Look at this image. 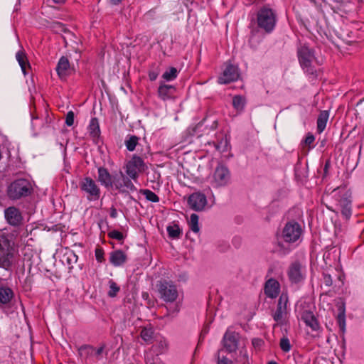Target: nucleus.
I'll return each mask as SVG.
<instances>
[{"label": "nucleus", "mask_w": 364, "mask_h": 364, "mask_svg": "<svg viewBox=\"0 0 364 364\" xmlns=\"http://www.w3.org/2000/svg\"><path fill=\"white\" fill-rule=\"evenodd\" d=\"M314 310L315 307L312 303L300 300L296 306L295 312L299 321L304 322L311 331L318 332L320 325L314 315Z\"/></svg>", "instance_id": "1"}, {"label": "nucleus", "mask_w": 364, "mask_h": 364, "mask_svg": "<svg viewBox=\"0 0 364 364\" xmlns=\"http://www.w3.org/2000/svg\"><path fill=\"white\" fill-rule=\"evenodd\" d=\"M210 186L215 190H222L232 184V178L230 170L224 164H219L207 178Z\"/></svg>", "instance_id": "2"}, {"label": "nucleus", "mask_w": 364, "mask_h": 364, "mask_svg": "<svg viewBox=\"0 0 364 364\" xmlns=\"http://www.w3.org/2000/svg\"><path fill=\"white\" fill-rule=\"evenodd\" d=\"M303 230L301 225L294 220L286 223L282 229L279 246H282V242H285L288 246L297 243L301 237Z\"/></svg>", "instance_id": "3"}, {"label": "nucleus", "mask_w": 364, "mask_h": 364, "mask_svg": "<svg viewBox=\"0 0 364 364\" xmlns=\"http://www.w3.org/2000/svg\"><path fill=\"white\" fill-rule=\"evenodd\" d=\"M257 22L260 28L270 33L276 25V14L272 9L264 6L257 12Z\"/></svg>", "instance_id": "4"}, {"label": "nucleus", "mask_w": 364, "mask_h": 364, "mask_svg": "<svg viewBox=\"0 0 364 364\" xmlns=\"http://www.w3.org/2000/svg\"><path fill=\"white\" fill-rule=\"evenodd\" d=\"M14 248L11 242L0 233V267L8 268L12 263Z\"/></svg>", "instance_id": "5"}, {"label": "nucleus", "mask_w": 364, "mask_h": 364, "mask_svg": "<svg viewBox=\"0 0 364 364\" xmlns=\"http://www.w3.org/2000/svg\"><path fill=\"white\" fill-rule=\"evenodd\" d=\"M146 168V165L143 159L136 155H134L124 165L127 176L134 181H137L139 173L144 172Z\"/></svg>", "instance_id": "6"}, {"label": "nucleus", "mask_w": 364, "mask_h": 364, "mask_svg": "<svg viewBox=\"0 0 364 364\" xmlns=\"http://www.w3.org/2000/svg\"><path fill=\"white\" fill-rule=\"evenodd\" d=\"M298 58L302 69L309 73H313L312 64L315 60L313 50L306 45L301 46L298 48Z\"/></svg>", "instance_id": "7"}, {"label": "nucleus", "mask_w": 364, "mask_h": 364, "mask_svg": "<svg viewBox=\"0 0 364 364\" xmlns=\"http://www.w3.org/2000/svg\"><path fill=\"white\" fill-rule=\"evenodd\" d=\"M31 184L26 179H18L9 186L8 194L13 199L28 196L30 193Z\"/></svg>", "instance_id": "8"}, {"label": "nucleus", "mask_w": 364, "mask_h": 364, "mask_svg": "<svg viewBox=\"0 0 364 364\" xmlns=\"http://www.w3.org/2000/svg\"><path fill=\"white\" fill-rule=\"evenodd\" d=\"M81 191L90 201H95L100 197V189L96 182L89 177L85 178L80 183Z\"/></svg>", "instance_id": "9"}, {"label": "nucleus", "mask_w": 364, "mask_h": 364, "mask_svg": "<svg viewBox=\"0 0 364 364\" xmlns=\"http://www.w3.org/2000/svg\"><path fill=\"white\" fill-rule=\"evenodd\" d=\"M288 301L287 294L282 293L279 296L277 309L272 315L274 320L278 325H284L287 321L289 314L287 310Z\"/></svg>", "instance_id": "10"}, {"label": "nucleus", "mask_w": 364, "mask_h": 364, "mask_svg": "<svg viewBox=\"0 0 364 364\" xmlns=\"http://www.w3.org/2000/svg\"><path fill=\"white\" fill-rule=\"evenodd\" d=\"M306 269L299 262H292L288 269L287 274L292 283H300L306 277Z\"/></svg>", "instance_id": "11"}, {"label": "nucleus", "mask_w": 364, "mask_h": 364, "mask_svg": "<svg viewBox=\"0 0 364 364\" xmlns=\"http://www.w3.org/2000/svg\"><path fill=\"white\" fill-rule=\"evenodd\" d=\"M239 77L240 74L237 67L230 63H225L223 73L218 79V82L220 84H228L237 80Z\"/></svg>", "instance_id": "12"}, {"label": "nucleus", "mask_w": 364, "mask_h": 364, "mask_svg": "<svg viewBox=\"0 0 364 364\" xmlns=\"http://www.w3.org/2000/svg\"><path fill=\"white\" fill-rule=\"evenodd\" d=\"M240 345V335L231 329H228L223 338V346L225 350L230 353H234Z\"/></svg>", "instance_id": "13"}, {"label": "nucleus", "mask_w": 364, "mask_h": 364, "mask_svg": "<svg viewBox=\"0 0 364 364\" xmlns=\"http://www.w3.org/2000/svg\"><path fill=\"white\" fill-rule=\"evenodd\" d=\"M190 208L196 211H203L208 206V200L205 193L197 191L191 194L188 198Z\"/></svg>", "instance_id": "14"}, {"label": "nucleus", "mask_w": 364, "mask_h": 364, "mask_svg": "<svg viewBox=\"0 0 364 364\" xmlns=\"http://www.w3.org/2000/svg\"><path fill=\"white\" fill-rule=\"evenodd\" d=\"M159 294L165 301L173 302L178 296L176 287L172 283L164 282L160 284Z\"/></svg>", "instance_id": "15"}, {"label": "nucleus", "mask_w": 364, "mask_h": 364, "mask_svg": "<svg viewBox=\"0 0 364 364\" xmlns=\"http://www.w3.org/2000/svg\"><path fill=\"white\" fill-rule=\"evenodd\" d=\"M120 176L121 178H119L117 176L114 178V184L113 188L121 192L136 191V188L131 181L132 178L128 176H124L122 172H120Z\"/></svg>", "instance_id": "16"}, {"label": "nucleus", "mask_w": 364, "mask_h": 364, "mask_svg": "<svg viewBox=\"0 0 364 364\" xmlns=\"http://www.w3.org/2000/svg\"><path fill=\"white\" fill-rule=\"evenodd\" d=\"M98 181L106 188H113L114 184V178L117 176H112L107 168L100 167L97 170Z\"/></svg>", "instance_id": "17"}, {"label": "nucleus", "mask_w": 364, "mask_h": 364, "mask_svg": "<svg viewBox=\"0 0 364 364\" xmlns=\"http://www.w3.org/2000/svg\"><path fill=\"white\" fill-rule=\"evenodd\" d=\"M279 291L280 284L277 280L270 279L266 282L264 293L267 297L271 299L276 298L279 295Z\"/></svg>", "instance_id": "18"}, {"label": "nucleus", "mask_w": 364, "mask_h": 364, "mask_svg": "<svg viewBox=\"0 0 364 364\" xmlns=\"http://www.w3.org/2000/svg\"><path fill=\"white\" fill-rule=\"evenodd\" d=\"M72 68L66 57H61L58 63L56 71L60 78H64L72 73Z\"/></svg>", "instance_id": "19"}, {"label": "nucleus", "mask_w": 364, "mask_h": 364, "mask_svg": "<svg viewBox=\"0 0 364 364\" xmlns=\"http://www.w3.org/2000/svg\"><path fill=\"white\" fill-rule=\"evenodd\" d=\"M5 218L11 225H18L21 221V215L19 210L14 207H9L5 210Z\"/></svg>", "instance_id": "20"}, {"label": "nucleus", "mask_w": 364, "mask_h": 364, "mask_svg": "<svg viewBox=\"0 0 364 364\" xmlns=\"http://www.w3.org/2000/svg\"><path fill=\"white\" fill-rule=\"evenodd\" d=\"M175 90L174 86L161 83L158 88L159 97L164 101L172 99L174 96Z\"/></svg>", "instance_id": "21"}, {"label": "nucleus", "mask_w": 364, "mask_h": 364, "mask_svg": "<svg viewBox=\"0 0 364 364\" xmlns=\"http://www.w3.org/2000/svg\"><path fill=\"white\" fill-rule=\"evenodd\" d=\"M127 259V255L122 250H114L109 254V262L114 267L123 265Z\"/></svg>", "instance_id": "22"}, {"label": "nucleus", "mask_w": 364, "mask_h": 364, "mask_svg": "<svg viewBox=\"0 0 364 364\" xmlns=\"http://www.w3.org/2000/svg\"><path fill=\"white\" fill-rule=\"evenodd\" d=\"M167 346L166 341L161 337L156 340V343L147 352H152L153 355L159 357L160 354H163L166 352Z\"/></svg>", "instance_id": "23"}, {"label": "nucleus", "mask_w": 364, "mask_h": 364, "mask_svg": "<svg viewBox=\"0 0 364 364\" xmlns=\"http://www.w3.org/2000/svg\"><path fill=\"white\" fill-rule=\"evenodd\" d=\"M77 256L74 251L66 249L62 257V262L68 266L69 269H72L73 265L77 262Z\"/></svg>", "instance_id": "24"}, {"label": "nucleus", "mask_w": 364, "mask_h": 364, "mask_svg": "<svg viewBox=\"0 0 364 364\" xmlns=\"http://www.w3.org/2000/svg\"><path fill=\"white\" fill-rule=\"evenodd\" d=\"M338 205L341 208L342 215L346 219L349 218L352 214L351 200L348 197L342 198L339 200Z\"/></svg>", "instance_id": "25"}, {"label": "nucleus", "mask_w": 364, "mask_h": 364, "mask_svg": "<svg viewBox=\"0 0 364 364\" xmlns=\"http://www.w3.org/2000/svg\"><path fill=\"white\" fill-rule=\"evenodd\" d=\"M14 296L13 291L9 287H0V304H9Z\"/></svg>", "instance_id": "26"}, {"label": "nucleus", "mask_w": 364, "mask_h": 364, "mask_svg": "<svg viewBox=\"0 0 364 364\" xmlns=\"http://www.w3.org/2000/svg\"><path fill=\"white\" fill-rule=\"evenodd\" d=\"M329 114L327 111H322L317 119V130L321 133L326 128Z\"/></svg>", "instance_id": "27"}, {"label": "nucleus", "mask_w": 364, "mask_h": 364, "mask_svg": "<svg viewBox=\"0 0 364 364\" xmlns=\"http://www.w3.org/2000/svg\"><path fill=\"white\" fill-rule=\"evenodd\" d=\"M16 58L21 68L23 75H26V70L30 68V65L28 63L27 58L25 54L22 51H18L16 55Z\"/></svg>", "instance_id": "28"}, {"label": "nucleus", "mask_w": 364, "mask_h": 364, "mask_svg": "<svg viewBox=\"0 0 364 364\" xmlns=\"http://www.w3.org/2000/svg\"><path fill=\"white\" fill-rule=\"evenodd\" d=\"M95 352V348L90 346H82L78 349L80 357L83 360H87L92 356Z\"/></svg>", "instance_id": "29"}, {"label": "nucleus", "mask_w": 364, "mask_h": 364, "mask_svg": "<svg viewBox=\"0 0 364 364\" xmlns=\"http://www.w3.org/2000/svg\"><path fill=\"white\" fill-rule=\"evenodd\" d=\"M246 104L245 98L241 95H236L232 99V105L237 111H242Z\"/></svg>", "instance_id": "30"}, {"label": "nucleus", "mask_w": 364, "mask_h": 364, "mask_svg": "<svg viewBox=\"0 0 364 364\" xmlns=\"http://www.w3.org/2000/svg\"><path fill=\"white\" fill-rule=\"evenodd\" d=\"M178 73V72L176 68L171 67L164 73L162 77L166 81H173L177 77Z\"/></svg>", "instance_id": "31"}, {"label": "nucleus", "mask_w": 364, "mask_h": 364, "mask_svg": "<svg viewBox=\"0 0 364 364\" xmlns=\"http://www.w3.org/2000/svg\"><path fill=\"white\" fill-rule=\"evenodd\" d=\"M188 225L190 229L194 232H198L200 230V227L198 224V216L193 213L191 215L189 220H188Z\"/></svg>", "instance_id": "32"}, {"label": "nucleus", "mask_w": 364, "mask_h": 364, "mask_svg": "<svg viewBox=\"0 0 364 364\" xmlns=\"http://www.w3.org/2000/svg\"><path fill=\"white\" fill-rule=\"evenodd\" d=\"M138 141L139 138L136 136L133 135L128 136L124 141L127 150H129V151H133L135 149L136 145L138 144Z\"/></svg>", "instance_id": "33"}, {"label": "nucleus", "mask_w": 364, "mask_h": 364, "mask_svg": "<svg viewBox=\"0 0 364 364\" xmlns=\"http://www.w3.org/2000/svg\"><path fill=\"white\" fill-rule=\"evenodd\" d=\"M168 236L172 239H177L180 237L181 232L178 225L173 224L167 227Z\"/></svg>", "instance_id": "34"}, {"label": "nucleus", "mask_w": 364, "mask_h": 364, "mask_svg": "<svg viewBox=\"0 0 364 364\" xmlns=\"http://www.w3.org/2000/svg\"><path fill=\"white\" fill-rule=\"evenodd\" d=\"M146 364H164L157 355L152 352H146L145 355Z\"/></svg>", "instance_id": "35"}, {"label": "nucleus", "mask_w": 364, "mask_h": 364, "mask_svg": "<svg viewBox=\"0 0 364 364\" xmlns=\"http://www.w3.org/2000/svg\"><path fill=\"white\" fill-rule=\"evenodd\" d=\"M108 284H109V290L107 292L108 296L109 297L116 296L120 290V287L112 279L109 280Z\"/></svg>", "instance_id": "36"}, {"label": "nucleus", "mask_w": 364, "mask_h": 364, "mask_svg": "<svg viewBox=\"0 0 364 364\" xmlns=\"http://www.w3.org/2000/svg\"><path fill=\"white\" fill-rule=\"evenodd\" d=\"M89 131L92 136L97 137L100 134V127L96 119H92L89 125Z\"/></svg>", "instance_id": "37"}, {"label": "nucleus", "mask_w": 364, "mask_h": 364, "mask_svg": "<svg viewBox=\"0 0 364 364\" xmlns=\"http://www.w3.org/2000/svg\"><path fill=\"white\" fill-rule=\"evenodd\" d=\"M153 334L154 331L151 328H144L141 331V337L145 342H150Z\"/></svg>", "instance_id": "38"}, {"label": "nucleus", "mask_w": 364, "mask_h": 364, "mask_svg": "<svg viewBox=\"0 0 364 364\" xmlns=\"http://www.w3.org/2000/svg\"><path fill=\"white\" fill-rule=\"evenodd\" d=\"M279 346L282 351L285 353L289 352L291 348V345L287 337H282L281 338Z\"/></svg>", "instance_id": "39"}, {"label": "nucleus", "mask_w": 364, "mask_h": 364, "mask_svg": "<svg viewBox=\"0 0 364 364\" xmlns=\"http://www.w3.org/2000/svg\"><path fill=\"white\" fill-rule=\"evenodd\" d=\"M143 194L144 195L146 198L149 201L154 203H157L159 201V198L158 197V196L150 190H144L143 191Z\"/></svg>", "instance_id": "40"}, {"label": "nucleus", "mask_w": 364, "mask_h": 364, "mask_svg": "<svg viewBox=\"0 0 364 364\" xmlns=\"http://www.w3.org/2000/svg\"><path fill=\"white\" fill-rule=\"evenodd\" d=\"M108 236L110 238L117 240L118 241H122L124 239L123 234L121 232L118 231V230L110 231L108 233Z\"/></svg>", "instance_id": "41"}, {"label": "nucleus", "mask_w": 364, "mask_h": 364, "mask_svg": "<svg viewBox=\"0 0 364 364\" xmlns=\"http://www.w3.org/2000/svg\"><path fill=\"white\" fill-rule=\"evenodd\" d=\"M95 258L98 262L104 261V251L101 248H97L95 251Z\"/></svg>", "instance_id": "42"}, {"label": "nucleus", "mask_w": 364, "mask_h": 364, "mask_svg": "<svg viewBox=\"0 0 364 364\" xmlns=\"http://www.w3.org/2000/svg\"><path fill=\"white\" fill-rule=\"evenodd\" d=\"M73 123H74V113H73V112L70 111L68 112V114L66 115L65 124L68 127H70L73 124Z\"/></svg>", "instance_id": "43"}, {"label": "nucleus", "mask_w": 364, "mask_h": 364, "mask_svg": "<svg viewBox=\"0 0 364 364\" xmlns=\"http://www.w3.org/2000/svg\"><path fill=\"white\" fill-rule=\"evenodd\" d=\"M222 351H223V350L219 351V355H218V364H231L232 362H231L230 360L226 358L224 356H220V354L221 353Z\"/></svg>", "instance_id": "44"}, {"label": "nucleus", "mask_w": 364, "mask_h": 364, "mask_svg": "<svg viewBox=\"0 0 364 364\" xmlns=\"http://www.w3.org/2000/svg\"><path fill=\"white\" fill-rule=\"evenodd\" d=\"M53 28L55 32L65 31L66 30L65 26L60 22L54 23Z\"/></svg>", "instance_id": "45"}, {"label": "nucleus", "mask_w": 364, "mask_h": 364, "mask_svg": "<svg viewBox=\"0 0 364 364\" xmlns=\"http://www.w3.org/2000/svg\"><path fill=\"white\" fill-rule=\"evenodd\" d=\"M240 359H239L240 362L245 363L248 360L247 353L245 349L242 348L240 350Z\"/></svg>", "instance_id": "46"}, {"label": "nucleus", "mask_w": 364, "mask_h": 364, "mask_svg": "<svg viewBox=\"0 0 364 364\" xmlns=\"http://www.w3.org/2000/svg\"><path fill=\"white\" fill-rule=\"evenodd\" d=\"M323 283L326 286L330 287L333 284V280L331 275L324 274H323Z\"/></svg>", "instance_id": "47"}, {"label": "nucleus", "mask_w": 364, "mask_h": 364, "mask_svg": "<svg viewBox=\"0 0 364 364\" xmlns=\"http://www.w3.org/2000/svg\"><path fill=\"white\" fill-rule=\"evenodd\" d=\"M252 345L255 348H260L263 344V341L260 338H253L252 341Z\"/></svg>", "instance_id": "48"}, {"label": "nucleus", "mask_w": 364, "mask_h": 364, "mask_svg": "<svg viewBox=\"0 0 364 364\" xmlns=\"http://www.w3.org/2000/svg\"><path fill=\"white\" fill-rule=\"evenodd\" d=\"M315 141V137L313 134H309L305 139V144L308 146L311 145Z\"/></svg>", "instance_id": "49"}, {"label": "nucleus", "mask_w": 364, "mask_h": 364, "mask_svg": "<svg viewBox=\"0 0 364 364\" xmlns=\"http://www.w3.org/2000/svg\"><path fill=\"white\" fill-rule=\"evenodd\" d=\"M338 322H339L340 326H341V325L344 326V324H345V312H344V310H343L341 312L339 313V314L338 316Z\"/></svg>", "instance_id": "50"}, {"label": "nucleus", "mask_w": 364, "mask_h": 364, "mask_svg": "<svg viewBox=\"0 0 364 364\" xmlns=\"http://www.w3.org/2000/svg\"><path fill=\"white\" fill-rule=\"evenodd\" d=\"M103 350H104L103 347H100L97 349L95 348V352H94L92 356H96L97 358H98L102 353Z\"/></svg>", "instance_id": "51"}, {"label": "nucleus", "mask_w": 364, "mask_h": 364, "mask_svg": "<svg viewBox=\"0 0 364 364\" xmlns=\"http://www.w3.org/2000/svg\"><path fill=\"white\" fill-rule=\"evenodd\" d=\"M158 77V74L155 72H150L149 73V77L150 79V80L151 81H154L155 80H156Z\"/></svg>", "instance_id": "52"}, {"label": "nucleus", "mask_w": 364, "mask_h": 364, "mask_svg": "<svg viewBox=\"0 0 364 364\" xmlns=\"http://www.w3.org/2000/svg\"><path fill=\"white\" fill-rule=\"evenodd\" d=\"M110 216L113 218H115L117 216V212L114 208H112L111 209Z\"/></svg>", "instance_id": "53"}, {"label": "nucleus", "mask_w": 364, "mask_h": 364, "mask_svg": "<svg viewBox=\"0 0 364 364\" xmlns=\"http://www.w3.org/2000/svg\"><path fill=\"white\" fill-rule=\"evenodd\" d=\"M112 4L117 5L122 2V0H109Z\"/></svg>", "instance_id": "54"}, {"label": "nucleus", "mask_w": 364, "mask_h": 364, "mask_svg": "<svg viewBox=\"0 0 364 364\" xmlns=\"http://www.w3.org/2000/svg\"><path fill=\"white\" fill-rule=\"evenodd\" d=\"M210 200H211L212 203L214 204L215 198V196L213 194L212 195Z\"/></svg>", "instance_id": "55"}, {"label": "nucleus", "mask_w": 364, "mask_h": 364, "mask_svg": "<svg viewBox=\"0 0 364 364\" xmlns=\"http://www.w3.org/2000/svg\"><path fill=\"white\" fill-rule=\"evenodd\" d=\"M55 3H63L65 0H53Z\"/></svg>", "instance_id": "56"}, {"label": "nucleus", "mask_w": 364, "mask_h": 364, "mask_svg": "<svg viewBox=\"0 0 364 364\" xmlns=\"http://www.w3.org/2000/svg\"><path fill=\"white\" fill-rule=\"evenodd\" d=\"M207 333H208V330H206V329H203V330L202 331V333H201V336H204V335H205V334H206Z\"/></svg>", "instance_id": "57"}, {"label": "nucleus", "mask_w": 364, "mask_h": 364, "mask_svg": "<svg viewBox=\"0 0 364 364\" xmlns=\"http://www.w3.org/2000/svg\"><path fill=\"white\" fill-rule=\"evenodd\" d=\"M268 364H278V363L275 361L272 360V361L268 362Z\"/></svg>", "instance_id": "58"}, {"label": "nucleus", "mask_w": 364, "mask_h": 364, "mask_svg": "<svg viewBox=\"0 0 364 364\" xmlns=\"http://www.w3.org/2000/svg\"><path fill=\"white\" fill-rule=\"evenodd\" d=\"M289 251H290V248H289V247H288V248H287V250L284 252V253H287V252H289Z\"/></svg>", "instance_id": "59"}, {"label": "nucleus", "mask_w": 364, "mask_h": 364, "mask_svg": "<svg viewBox=\"0 0 364 364\" xmlns=\"http://www.w3.org/2000/svg\"><path fill=\"white\" fill-rule=\"evenodd\" d=\"M213 206V203L209 205V208H211Z\"/></svg>", "instance_id": "60"}, {"label": "nucleus", "mask_w": 364, "mask_h": 364, "mask_svg": "<svg viewBox=\"0 0 364 364\" xmlns=\"http://www.w3.org/2000/svg\"><path fill=\"white\" fill-rule=\"evenodd\" d=\"M213 206V203L209 205V208H211Z\"/></svg>", "instance_id": "61"}, {"label": "nucleus", "mask_w": 364, "mask_h": 364, "mask_svg": "<svg viewBox=\"0 0 364 364\" xmlns=\"http://www.w3.org/2000/svg\"><path fill=\"white\" fill-rule=\"evenodd\" d=\"M213 206V203L209 205V208H211Z\"/></svg>", "instance_id": "62"}]
</instances>
